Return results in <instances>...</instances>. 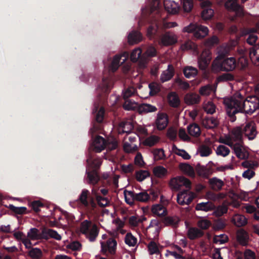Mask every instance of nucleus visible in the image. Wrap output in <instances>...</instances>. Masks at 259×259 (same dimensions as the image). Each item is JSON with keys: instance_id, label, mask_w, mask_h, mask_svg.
<instances>
[{"instance_id": "nucleus-1", "label": "nucleus", "mask_w": 259, "mask_h": 259, "mask_svg": "<svg viewBox=\"0 0 259 259\" xmlns=\"http://www.w3.org/2000/svg\"><path fill=\"white\" fill-rule=\"evenodd\" d=\"M226 113L231 122L236 120V114L243 113L251 115L259 109V98L250 96L244 99L243 96L237 93L235 96L225 101Z\"/></svg>"}, {"instance_id": "nucleus-2", "label": "nucleus", "mask_w": 259, "mask_h": 259, "mask_svg": "<svg viewBox=\"0 0 259 259\" xmlns=\"http://www.w3.org/2000/svg\"><path fill=\"white\" fill-rule=\"evenodd\" d=\"M236 60L234 57L224 58L220 56L212 62V70L214 72L231 71L236 67Z\"/></svg>"}, {"instance_id": "nucleus-3", "label": "nucleus", "mask_w": 259, "mask_h": 259, "mask_svg": "<svg viewBox=\"0 0 259 259\" xmlns=\"http://www.w3.org/2000/svg\"><path fill=\"white\" fill-rule=\"evenodd\" d=\"M183 32L193 33L195 38L200 39L204 38L208 34V29L207 27L199 24L191 23L189 25L183 28Z\"/></svg>"}, {"instance_id": "nucleus-4", "label": "nucleus", "mask_w": 259, "mask_h": 259, "mask_svg": "<svg viewBox=\"0 0 259 259\" xmlns=\"http://www.w3.org/2000/svg\"><path fill=\"white\" fill-rule=\"evenodd\" d=\"M91 224V222L90 221H83L80 224V231L90 241L93 242L98 236L99 229L95 224H94L90 229Z\"/></svg>"}, {"instance_id": "nucleus-5", "label": "nucleus", "mask_w": 259, "mask_h": 259, "mask_svg": "<svg viewBox=\"0 0 259 259\" xmlns=\"http://www.w3.org/2000/svg\"><path fill=\"white\" fill-rule=\"evenodd\" d=\"M124 195L125 202L131 205L134 204L135 201L146 202L150 199V195L146 192L136 193L134 191L125 190Z\"/></svg>"}, {"instance_id": "nucleus-6", "label": "nucleus", "mask_w": 259, "mask_h": 259, "mask_svg": "<svg viewBox=\"0 0 259 259\" xmlns=\"http://www.w3.org/2000/svg\"><path fill=\"white\" fill-rule=\"evenodd\" d=\"M257 39V36L254 34H249L246 42L250 45L253 46L250 50L249 56L252 61L259 64V45H254Z\"/></svg>"}, {"instance_id": "nucleus-7", "label": "nucleus", "mask_w": 259, "mask_h": 259, "mask_svg": "<svg viewBox=\"0 0 259 259\" xmlns=\"http://www.w3.org/2000/svg\"><path fill=\"white\" fill-rule=\"evenodd\" d=\"M211 60V53L209 50H204L198 59L199 68L206 71Z\"/></svg>"}, {"instance_id": "nucleus-8", "label": "nucleus", "mask_w": 259, "mask_h": 259, "mask_svg": "<svg viewBox=\"0 0 259 259\" xmlns=\"http://www.w3.org/2000/svg\"><path fill=\"white\" fill-rule=\"evenodd\" d=\"M101 251L104 254L108 252L110 254L114 255L116 252L117 242L114 239L110 238L106 242H101Z\"/></svg>"}, {"instance_id": "nucleus-9", "label": "nucleus", "mask_w": 259, "mask_h": 259, "mask_svg": "<svg viewBox=\"0 0 259 259\" xmlns=\"http://www.w3.org/2000/svg\"><path fill=\"white\" fill-rule=\"evenodd\" d=\"M112 88V82L110 78L104 77L102 82L97 88V92L100 97H105L110 92Z\"/></svg>"}, {"instance_id": "nucleus-10", "label": "nucleus", "mask_w": 259, "mask_h": 259, "mask_svg": "<svg viewBox=\"0 0 259 259\" xmlns=\"http://www.w3.org/2000/svg\"><path fill=\"white\" fill-rule=\"evenodd\" d=\"M191 185L190 180L184 177L175 178L170 181V185L175 190L180 189L182 186H185L186 188H190Z\"/></svg>"}, {"instance_id": "nucleus-11", "label": "nucleus", "mask_w": 259, "mask_h": 259, "mask_svg": "<svg viewBox=\"0 0 259 259\" xmlns=\"http://www.w3.org/2000/svg\"><path fill=\"white\" fill-rule=\"evenodd\" d=\"M177 41V36L173 32L167 31L161 36L160 43L163 46H171L176 44Z\"/></svg>"}, {"instance_id": "nucleus-12", "label": "nucleus", "mask_w": 259, "mask_h": 259, "mask_svg": "<svg viewBox=\"0 0 259 259\" xmlns=\"http://www.w3.org/2000/svg\"><path fill=\"white\" fill-rule=\"evenodd\" d=\"M168 123V116L164 112H159L157 114L155 124L159 131L164 130Z\"/></svg>"}, {"instance_id": "nucleus-13", "label": "nucleus", "mask_w": 259, "mask_h": 259, "mask_svg": "<svg viewBox=\"0 0 259 259\" xmlns=\"http://www.w3.org/2000/svg\"><path fill=\"white\" fill-rule=\"evenodd\" d=\"M243 135L249 140H253L257 134L255 124L254 122H249L242 128Z\"/></svg>"}, {"instance_id": "nucleus-14", "label": "nucleus", "mask_w": 259, "mask_h": 259, "mask_svg": "<svg viewBox=\"0 0 259 259\" xmlns=\"http://www.w3.org/2000/svg\"><path fill=\"white\" fill-rule=\"evenodd\" d=\"M225 6L228 10L235 12L238 17L244 16L243 9L238 3L237 0H227Z\"/></svg>"}, {"instance_id": "nucleus-15", "label": "nucleus", "mask_w": 259, "mask_h": 259, "mask_svg": "<svg viewBox=\"0 0 259 259\" xmlns=\"http://www.w3.org/2000/svg\"><path fill=\"white\" fill-rule=\"evenodd\" d=\"M222 143L231 147L234 151L236 156L240 159H244L247 158L246 152L242 149V145L239 143L234 144L232 142L228 141L227 142H222Z\"/></svg>"}, {"instance_id": "nucleus-16", "label": "nucleus", "mask_w": 259, "mask_h": 259, "mask_svg": "<svg viewBox=\"0 0 259 259\" xmlns=\"http://www.w3.org/2000/svg\"><path fill=\"white\" fill-rule=\"evenodd\" d=\"M94 196L92 194L91 195L90 192L85 189L82 190L80 194L78 196L77 200V203L79 205L83 208L88 207L89 202L90 201L91 198H93Z\"/></svg>"}, {"instance_id": "nucleus-17", "label": "nucleus", "mask_w": 259, "mask_h": 259, "mask_svg": "<svg viewBox=\"0 0 259 259\" xmlns=\"http://www.w3.org/2000/svg\"><path fill=\"white\" fill-rule=\"evenodd\" d=\"M128 55L125 53L122 55H116L111 63L110 69L113 72H115L118 68L120 63H123L127 59Z\"/></svg>"}, {"instance_id": "nucleus-18", "label": "nucleus", "mask_w": 259, "mask_h": 259, "mask_svg": "<svg viewBox=\"0 0 259 259\" xmlns=\"http://www.w3.org/2000/svg\"><path fill=\"white\" fill-rule=\"evenodd\" d=\"M92 194L94 196L98 205L102 208L106 207L109 205V200L108 198L102 196L97 192V190L93 189Z\"/></svg>"}, {"instance_id": "nucleus-19", "label": "nucleus", "mask_w": 259, "mask_h": 259, "mask_svg": "<svg viewBox=\"0 0 259 259\" xmlns=\"http://www.w3.org/2000/svg\"><path fill=\"white\" fill-rule=\"evenodd\" d=\"M106 144V141L105 139L100 136H98L93 142L94 150L96 152H101L105 148Z\"/></svg>"}, {"instance_id": "nucleus-20", "label": "nucleus", "mask_w": 259, "mask_h": 259, "mask_svg": "<svg viewBox=\"0 0 259 259\" xmlns=\"http://www.w3.org/2000/svg\"><path fill=\"white\" fill-rule=\"evenodd\" d=\"M175 73V68L171 64H168L166 70L163 71L160 75V80L164 82L170 80Z\"/></svg>"}, {"instance_id": "nucleus-21", "label": "nucleus", "mask_w": 259, "mask_h": 259, "mask_svg": "<svg viewBox=\"0 0 259 259\" xmlns=\"http://www.w3.org/2000/svg\"><path fill=\"white\" fill-rule=\"evenodd\" d=\"M86 174L87 175V182L89 184L95 185L99 181L100 177L98 171L96 169L87 170Z\"/></svg>"}, {"instance_id": "nucleus-22", "label": "nucleus", "mask_w": 259, "mask_h": 259, "mask_svg": "<svg viewBox=\"0 0 259 259\" xmlns=\"http://www.w3.org/2000/svg\"><path fill=\"white\" fill-rule=\"evenodd\" d=\"M165 9L168 13L171 14H176L179 13L180 9L179 1H172V2L164 3Z\"/></svg>"}, {"instance_id": "nucleus-23", "label": "nucleus", "mask_w": 259, "mask_h": 259, "mask_svg": "<svg viewBox=\"0 0 259 259\" xmlns=\"http://www.w3.org/2000/svg\"><path fill=\"white\" fill-rule=\"evenodd\" d=\"M209 184L214 191H220L224 185V182L217 177H213L209 180Z\"/></svg>"}, {"instance_id": "nucleus-24", "label": "nucleus", "mask_w": 259, "mask_h": 259, "mask_svg": "<svg viewBox=\"0 0 259 259\" xmlns=\"http://www.w3.org/2000/svg\"><path fill=\"white\" fill-rule=\"evenodd\" d=\"M119 134H130L134 129V125L131 121L121 122L119 124Z\"/></svg>"}, {"instance_id": "nucleus-25", "label": "nucleus", "mask_w": 259, "mask_h": 259, "mask_svg": "<svg viewBox=\"0 0 259 259\" xmlns=\"http://www.w3.org/2000/svg\"><path fill=\"white\" fill-rule=\"evenodd\" d=\"M152 213L159 217H164L167 214L166 208L161 204L153 205L151 208Z\"/></svg>"}, {"instance_id": "nucleus-26", "label": "nucleus", "mask_w": 259, "mask_h": 259, "mask_svg": "<svg viewBox=\"0 0 259 259\" xmlns=\"http://www.w3.org/2000/svg\"><path fill=\"white\" fill-rule=\"evenodd\" d=\"M214 208L215 205L210 201L197 203L195 207V209L197 210H202L206 212L212 210L214 209Z\"/></svg>"}, {"instance_id": "nucleus-27", "label": "nucleus", "mask_w": 259, "mask_h": 259, "mask_svg": "<svg viewBox=\"0 0 259 259\" xmlns=\"http://www.w3.org/2000/svg\"><path fill=\"white\" fill-rule=\"evenodd\" d=\"M184 100L187 104L193 105L199 102L200 97L196 93H188L185 95Z\"/></svg>"}, {"instance_id": "nucleus-28", "label": "nucleus", "mask_w": 259, "mask_h": 259, "mask_svg": "<svg viewBox=\"0 0 259 259\" xmlns=\"http://www.w3.org/2000/svg\"><path fill=\"white\" fill-rule=\"evenodd\" d=\"M89 165H90L92 169H96L97 171L100 168L102 161V159L99 157H94L90 156L87 160Z\"/></svg>"}, {"instance_id": "nucleus-29", "label": "nucleus", "mask_w": 259, "mask_h": 259, "mask_svg": "<svg viewBox=\"0 0 259 259\" xmlns=\"http://www.w3.org/2000/svg\"><path fill=\"white\" fill-rule=\"evenodd\" d=\"M142 38V34L136 30H133L128 35V41L130 44H137L140 42Z\"/></svg>"}, {"instance_id": "nucleus-30", "label": "nucleus", "mask_w": 259, "mask_h": 259, "mask_svg": "<svg viewBox=\"0 0 259 259\" xmlns=\"http://www.w3.org/2000/svg\"><path fill=\"white\" fill-rule=\"evenodd\" d=\"M231 134L232 138L234 141L242 142L243 133L242 127L238 126L234 128Z\"/></svg>"}, {"instance_id": "nucleus-31", "label": "nucleus", "mask_w": 259, "mask_h": 259, "mask_svg": "<svg viewBox=\"0 0 259 259\" xmlns=\"http://www.w3.org/2000/svg\"><path fill=\"white\" fill-rule=\"evenodd\" d=\"M167 99L169 105L174 108L178 107L180 103L179 98L175 92H171L168 95Z\"/></svg>"}, {"instance_id": "nucleus-32", "label": "nucleus", "mask_w": 259, "mask_h": 259, "mask_svg": "<svg viewBox=\"0 0 259 259\" xmlns=\"http://www.w3.org/2000/svg\"><path fill=\"white\" fill-rule=\"evenodd\" d=\"M157 108L150 104H142L138 108V112L140 114H146L149 112H155L157 110Z\"/></svg>"}, {"instance_id": "nucleus-33", "label": "nucleus", "mask_w": 259, "mask_h": 259, "mask_svg": "<svg viewBox=\"0 0 259 259\" xmlns=\"http://www.w3.org/2000/svg\"><path fill=\"white\" fill-rule=\"evenodd\" d=\"M203 234V232L197 228H191L188 231V238L191 240L201 237Z\"/></svg>"}, {"instance_id": "nucleus-34", "label": "nucleus", "mask_w": 259, "mask_h": 259, "mask_svg": "<svg viewBox=\"0 0 259 259\" xmlns=\"http://www.w3.org/2000/svg\"><path fill=\"white\" fill-rule=\"evenodd\" d=\"M203 124L206 128L211 129L217 127L219 124V121L213 117H207L204 119Z\"/></svg>"}, {"instance_id": "nucleus-35", "label": "nucleus", "mask_w": 259, "mask_h": 259, "mask_svg": "<svg viewBox=\"0 0 259 259\" xmlns=\"http://www.w3.org/2000/svg\"><path fill=\"white\" fill-rule=\"evenodd\" d=\"M183 73L186 78H190L195 77L197 73L198 70L197 68L192 66H186L183 69Z\"/></svg>"}, {"instance_id": "nucleus-36", "label": "nucleus", "mask_w": 259, "mask_h": 259, "mask_svg": "<svg viewBox=\"0 0 259 259\" xmlns=\"http://www.w3.org/2000/svg\"><path fill=\"white\" fill-rule=\"evenodd\" d=\"M238 242L242 245L245 246L248 242V236L247 233L244 230L238 232L237 234Z\"/></svg>"}, {"instance_id": "nucleus-37", "label": "nucleus", "mask_w": 259, "mask_h": 259, "mask_svg": "<svg viewBox=\"0 0 259 259\" xmlns=\"http://www.w3.org/2000/svg\"><path fill=\"white\" fill-rule=\"evenodd\" d=\"M180 220L177 217H165L163 219V222L166 226H171L174 227H176L179 223Z\"/></svg>"}, {"instance_id": "nucleus-38", "label": "nucleus", "mask_w": 259, "mask_h": 259, "mask_svg": "<svg viewBox=\"0 0 259 259\" xmlns=\"http://www.w3.org/2000/svg\"><path fill=\"white\" fill-rule=\"evenodd\" d=\"M187 130L189 134L192 136L197 137L200 134V128L199 126L196 123L190 124Z\"/></svg>"}, {"instance_id": "nucleus-39", "label": "nucleus", "mask_w": 259, "mask_h": 259, "mask_svg": "<svg viewBox=\"0 0 259 259\" xmlns=\"http://www.w3.org/2000/svg\"><path fill=\"white\" fill-rule=\"evenodd\" d=\"M158 26L157 22L152 23L149 25L147 30V34L150 39L154 37L157 33Z\"/></svg>"}, {"instance_id": "nucleus-40", "label": "nucleus", "mask_w": 259, "mask_h": 259, "mask_svg": "<svg viewBox=\"0 0 259 259\" xmlns=\"http://www.w3.org/2000/svg\"><path fill=\"white\" fill-rule=\"evenodd\" d=\"M9 208L14 213L16 214L22 215L24 214H27L29 211H27L26 207H16L13 204H10Z\"/></svg>"}, {"instance_id": "nucleus-41", "label": "nucleus", "mask_w": 259, "mask_h": 259, "mask_svg": "<svg viewBox=\"0 0 259 259\" xmlns=\"http://www.w3.org/2000/svg\"><path fill=\"white\" fill-rule=\"evenodd\" d=\"M153 172L156 177L161 178L167 175V170L162 166H157L153 168Z\"/></svg>"}, {"instance_id": "nucleus-42", "label": "nucleus", "mask_w": 259, "mask_h": 259, "mask_svg": "<svg viewBox=\"0 0 259 259\" xmlns=\"http://www.w3.org/2000/svg\"><path fill=\"white\" fill-rule=\"evenodd\" d=\"M179 3L183 5L184 11L186 12H189L193 7V0H179Z\"/></svg>"}, {"instance_id": "nucleus-43", "label": "nucleus", "mask_w": 259, "mask_h": 259, "mask_svg": "<svg viewBox=\"0 0 259 259\" xmlns=\"http://www.w3.org/2000/svg\"><path fill=\"white\" fill-rule=\"evenodd\" d=\"M198 151L202 157L208 156L212 153L211 148L205 145H200L198 149Z\"/></svg>"}, {"instance_id": "nucleus-44", "label": "nucleus", "mask_w": 259, "mask_h": 259, "mask_svg": "<svg viewBox=\"0 0 259 259\" xmlns=\"http://www.w3.org/2000/svg\"><path fill=\"white\" fill-rule=\"evenodd\" d=\"M234 224L237 227H242L245 226L247 221L244 216L242 215H235L233 219Z\"/></svg>"}, {"instance_id": "nucleus-45", "label": "nucleus", "mask_w": 259, "mask_h": 259, "mask_svg": "<svg viewBox=\"0 0 259 259\" xmlns=\"http://www.w3.org/2000/svg\"><path fill=\"white\" fill-rule=\"evenodd\" d=\"M150 174L149 171L146 170H140L136 172V179L139 182H142L147 177H149Z\"/></svg>"}, {"instance_id": "nucleus-46", "label": "nucleus", "mask_w": 259, "mask_h": 259, "mask_svg": "<svg viewBox=\"0 0 259 259\" xmlns=\"http://www.w3.org/2000/svg\"><path fill=\"white\" fill-rule=\"evenodd\" d=\"M125 243L130 246H134L137 242V239L131 233H127L124 239Z\"/></svg>"}, {"instance_id": "nucleus-47", "label": "nucleus", "mask_w": 259, "mask_h": 259, "mask_svg": "<svg viewBox=\"0 0 259 259\" xmlns=\"http://www.w3.org/2000/svg\"><path fill=\"white\" fill-rule=\"evenodd\" d=\"M28 255L32 258L38 259L41 257L42 253L41 250L38 248H32L28 252Z\"/></svg>"}, {"instance_id": "nucleus-48", "label": "nucleus", "mask_w": 259, "mask_h": 259, "mask_svg": "<svg viewBox=\"0 0 259 259\" xmlns=\"http://www.w3.org/2000/svg\"><path fill=\"white\" fill-rule=\"evenodd\" d=\"M234 79V76L232 74L229 73H223L222 75L219 76L217 78V80L218 82L232 81Z\"/></svg>"}, {"instance_id": "nucleus-49", "label": "nucleus", "mask_w": 259, "mask_h": 259, "mask_svg": "<svg viewBox=\"0 0 259 259\" xmlns=\"http://www.w3.org/2000/svg\"><path fill=\"white\" fill-rule=\"evenodd\" d=\"M216 153L217 155L225 157L229 154L230 150L227 147L221 145L217 147Z\"/></svg>"}, {"instance_id": "nucleus-50", "label": "nucleus", "mask_w": 259, "mask_h": 259, "mask_svg": "<svg viewBox=\"0 0 259 259\" xmlns=\"http://www.w3.org/2000/svg\"><path fill=\"white\" fill-rule=\"evenodd\" d=\"M213 10L211 9L206 8L201 13L202 18L205 20L210 19L213 16Z\"/></svg>"}, {"instance_id": "nucleus-51", "label": "nucleus", "mask_w": 259, "mask_h": 259, "mask_svg": "<svg viewBox=\"0 0 259 259\" xmlns=\"http://www.w3.org/2000/svg\"><path fill=\"white\" fill-rule=\"evenodd\" d=\"M148 86L150 89L149 95L151 96L156 95L160 91L159 85L156 82H151Z\"/></svg>"}, {"instance_id": "nucleus-52", "label": "nucleus", "mask_w": 259, "mask_h": 259, "mask_svg": "<svg viewBox=\"0 0 259 259\" xmlns=\"http://www.w3.org/2000/svg\"><path fill=\"white\" fill-rule=\"evenodd\" d=\"M226 226L225 221L222 219H218L213 223V228L215 230H220L224 229Z\"/></svg>"}, {"instance_id": "nucleus-53", "label": "nucleus", "mask_w": 259, "mask_h": 259, "mask_svg": "<svg viewBox=\"0 0 259 259\" xmlns=\"http://www.w3.org/2000/svg\"><path fill=\"white\" fill-rule=\"evenodd\" d=\"M96 112H97L96 114V120L99 123H101L104 117L105 110L104 107H101L99 110L96 108Z\"/></svg>"}, {"instance_id": "nucleus-54", "label": "nucleus", "mask_w": 259, "mask_h": 259, "mask_svg": "<svg viewBox=\"0 0 259 259\" xmlns=\"http://www.w3.org/2000/svg\"><path fill=\"white\" fill-rule=\"evenodd\" d=\"M142 51L140 49L134 50L131 54V59L133 62H136L141 57Z\"/></svg>"}, {"instance_id": "nucleus-55", "label": "nucleus", "mask_w": 259, "mask_h": 259, "mask_svg": "<svg viewBox=\"0 0 259 259\" xmlns=\"http://www.w3.org/2000/svg\"><path fill=\"white\" fill-rule=\"evenodd\" d=\"M30 206L32 209L35 212L38 213L40 211V207L44 206V204L39 200H35L30 203Z\"/></svg>"}, {"instance_id": "nucleus-56", "label": "nucleus", "mask_w": 259, "mask_h": 259, "mask_svg": "<svg viewBox=\"0 0 259 259\" xmlns=\"http://www.w3.org/2000/svg\"><path fill=\"white\" fill-rule=\"evenodd\" d=\"M181 48L183 51L192 50L195 49V45L192 41L188 40L182 44Z\"/></svg>"}, {"instance_id": "nucleus-57", "label": "nucleus", "mask_w": 259, "mask_h": 259, "mask_svg": "<svg viewBox=\"0 0 259 259\" xmlns=\"http://www.w3.org/2000/svg\"><path fill=\"white\" fill-rule=\"evenodd\" d=\"M27 236L32 240L39 239L38 230L35 228L30 229L28 232Z\"/></svg>"}, {"instance_id": "nucleus-58", "label": "nucleus", "mask_w": 259, "mask_h": 259, "mask_svg": "<svg viewBox=\"0 0 259 259\" xmlns=\"http://www.w3.org/2000/svg\"><path fill=\"white\" fill-rule=\"evenodd\" d=\"M148 247L151 254H157L159 252L157 244L153 241L149 243Z\"/></svg>"}, {"instance_id": "nucleus-59", "label": "nucleus", "mask_w": 259, "mask_h": 259, "mask_svg": "<svg viewBox=\"0 0 259 259\" xmlns=\"http://www.w3.org/2000/svg\"><path fill=\"white\" fill-rule=\"evenodd\" d=\"M158 141L157 137L152 136L147 138L145 141V144L146 145L152 147L154 146Z\"/></svg>"}, {"instance_id": "nucleus-60", "label": "nucleus", "mask_w": 259, "mask_h": 259, "mask_svg": "<svg viewBox=\"0 0 259 259\" xmlns=\"http://www.w3.org/2000/svg\"><path fill=\"white\" fill-rule=\"evenodd\" d=\"M51 229L44 228L39 233V239L48 240L50 238V230Z\"/></svg>"}, {"instance_id": "nucleus-61", "label": "nucleus", "mask_w": 259, "mask_h": 259, "mask_svg": "<svg viewBox=\"0 0 259 259\" xmlns=\"http://www.w3.org/2000/svg\"><path fill=\"white\" fill-rule=\"evenodd\" d=\"M136 91V89L134 87H129L126 89L123 94V97L124 100L127 99L129 97L133 95Z\"/></svg>"}, {"instance_id": "nucleus-62", "label": "nucleus", "mask_w": 259, "mask_h": 259, "mask_svg": "<svg viewBox=\"0 0 259 259\" xmlns=\"http://www.w3.org/2000/svg\"><path fill=\"white\" fill-rule=\"evenodd\" d=\"M228 211V207L226 206H219L216 210L215 213L217 216L221 217L224 214L226 213Z\"/></svg>"}, {"instance_id": "nucleus-63", "label": "nucleus", "mask_w": 259, "mask_h": 259, "mask_svg": "<svg viewBox=\"0 0 259 259\" xmlns=\"http://www.w3.org/2000/svg\"><path fill=\"white\" fill-rule=\"evenodd\" d=\"M175 81L184 89H188L190 87V85L188 82L183 80L179 77L176 78Z\"/></svg>"}, {"instance_id": "nucleus-64", "label": "nucleus", "mask_w": 259, "mask_h": 259, "mask_svg": "<svg viewBox=\"0 0 259 259\" xmlns=\"http://www.w3.org/2000/svg\"><path fill=\"white\" fill-rule=\"evenodd\" d=\"M211 223L210 221L207 220H203L199 221L198 226L203 230L207 229L210 226Z\"/></svg>"}]
</instances>
